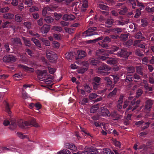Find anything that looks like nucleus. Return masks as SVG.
Instances as JSON below:
<instances>
[{"label": "nucleus", "mask_w": 154, "mask_h": 154, "mask_svg": "<svg viewBox=\"0 0 154 154\" xmlns=\"http://www.w3.org/2000/svg\"><path fill=\"white\" fill-rule=\"evenodd\" d=\"M36 72L39 79L44 81L46 84L48 85L52 83V78L50 75H48L47 70H38Z\"/></svg>", "instance_id": "1"}, {"label": "nucleus", "mask_w": 154, "mask_h": 154, "mask_svg": "<svg viewBox=\"0 0 154 154\" xmlns=\"http://www.w3.org/2000/svg\"><path fill=\"white\" fill-rule=\"evenodd\" d=\"M18 125L20 128H22L32 126L37 128L40 127V125L36 122L35 119H32L29 122L25 121L22 119L20 120L18 122Z\"/></svg>", "instance_id": "2"}, {"label": "nucleus", "mask_w": 154, "mask_h": 154, "mask_svg": "<svg viewBox=\"0 0 154 154\" xmlns=\"http://www.w3.org/2000/svg\"><path fill=\"white\" fill-rule=\"evenodd\" d=\"M110 69V68L106 65H101L97 69V71L103 75H108L109 72H108Z\"/></svg>", "instance_id": "3"}, {"label": "nucleus", "mask_w": 154, "mask_h": 154, "mask_svg": "<svg viewBox=\"0 0 154 154\" xmlns=\"http://www.w3.org/2000/svg\"><path fill=\"white\" fill-rule=\"evenodd\" d=\"M140 103V100H137L136 102V99H134L131 102V104L129 108L126 110L125 112V114H127V112L130 110H131L130 111H132L135 109L137 107H138Z\"/></svg>", "instance_id": "4"}, {"label": "nucleus", "mask_w": 154, "mask_h": 154, "mask_svg": "<svg viewBox=\"0 0 154 154\" xmlns=\"http://www.w3.org/2000/svg\"><path fill=\"white\" fill-rule=\"evenodd\" d=\"M96 29L97 28L96 27L90 28L88 30L84 32L83 34V36L85 37L87 36H91L96 34L95 33L93 32L96 30Z\"/></svg>", "instance_id": "5"}, {"label": "nucleus", "mask_w": 154, "mask_h": 154, "mask_svg": "<svg viewBox=\"0 0 154 154\" xmlns=\"http://www.w3.org/2000/svg\"><path fill=\"white\" fill-rule=\"evenodd\" d=\"M153 104V101L150 100H148L146 102V105L144 109V112L147 113L150 111Z\"/></svg>", "instance_id": "6"}, {"label": "nucleus", "mask_w": 154, "mask_h": 154, "mask_svg": "<svg viewBox=\"0 0 154 154\" xmlns=\"http://www.w3.org/2000/svg\"><path fill=\"white\" fill-rule=\"evenodd\" d=\"M47 56L48 58L51 60V61L53 59H56L57 58V55L53 52L49 50H48L46 52Z\"/></svg>", "instance_id": "7"}, {"label": "nucleus", "mask_w": 154, "mask_h": 154, "mask_svg": "<svg viewBox=\"0 0 154 154\" xmlns=\"http://www.w3.org/2000/svg\"><path fill=\"white\" fill-rule=\"evenodd\" d=\"M3 60L5 62H14L16 60V59L13 55H10L5 56Z\"/></svg>", "instance_id": "8"}, {"label": "nucleus", "mask_w": 154, "mask_h": 154, "mask_svg": "<svg viewBox=\"0 0 154 154\" xmlns=\"http://www.w3.org/2000/svg\"><path fill=\"white\" fill-rule=\"evenodd\" d=\"M82 65L84 66H85V68L81 67L80 68H79L78 69L77 71L78 73L82 74L87 70L88 66V64L87 61H84L82 63Z\"/></svg>", "instance_id": "9"}, {"label": "nucleus", "mask_w": 154, "mask_h": 154, "mask_svg": "<svg viewBox=\"0 0 154 154\" xmlns=\"http://www.w3.org/2000/svg\"><path fill=\"white\" fill-rule=\"evenodd\" d=\"M64 147L67 149L71 150L73 152H76L77 150L76 146L73 144L66 143L64 144Z\"/></svg>", "instance_id": "10"}, {"label": "nucleus", "mask_w": 154, "mask_h": 154, "mask_svg": "<svg viewBox=\"0 0 154 154\" xmlns=\"http://www.w3.org/2000/svg\"><path fill=\"white\" fill-rule=\"evenodd\" d=\"M50 6L51 7L47 6L44 8L42 12V14L43 16H45L46 14H48V11H52V8H57L56 6H52L51 5Z\"/></svg>", "instance_id": "11"}, {"label": "nucleus", "mask_w": 154, "mask_h": 154, "mask_svg": "<svg viewBox=\"0 0 154 154\" xmlns=\"http://www.w3.org/2000/svg\"><path fill=\"white\" fill-rule=\"evenodd\" d=\"M100 115L104 116H108L110 115V114L106 107H103L101 108Z\"/></svg>", "instance_id": "12"}, {"label": "nucleus", "mask_w": 154, "mask_h": 154, "mask_svg": "<svg viewBox=\"0 0 154 154\" xmlns=\"http://www.w3.org/2000/svg\"><path fill=\"white\" fill-rule=\"evenodd\" d=\"M50 26L48 25H44L41 29L42 33H47L50 29Z\"/></svg>", "instance_id": "13"}, {"label": "nucleus", "mask_w": 154, "mask_h": 154, "mask_svg": "<svg viewBox=\"0 0 154 154\" xmlns=\"http://www.w3.org/2000/svg\"><path fill=\"white\" fill-rule=\"evenodd\" d=\"M18 67L19 68H22L25 70L28 71L30 72H34V69L32 68H29L23 65H20L18 66Z\"/></svg>", "instance_id": "14"}, {"label": "nucleus", "mask_w": 154, "mask_h": 154, "mask_svg": "<svg viewBox=\"0 0 154 154\" xmlns=\"http://www.w3.org/2000/svg\"><path fill=\"white\" fill-rule=\"evenodd\" d=\"M18 44L21 45L22 43L19 38H12L11 41V44L13 45H16Z\"/></svg>", "instance_id": "15"}, {"label": "nucleus", "mask_w": 154, "mask_h": 154, "mask_svg": "<svg viewBox=\"0 0 154 154\" xmlns=\"http://www.w3.org/2000/svg\"><path fill=\"white\" fill-rule=\"evenodd\" d=\"M123 97L124 96L123 95H121L118 101V105L117 106V109L119 111L122 108V104Z\"/></svg>", "instance_id": "16"}, {"label": "nucleus", "mask_w": 154, "mask_h": 154, "mask_svg": "<svg viewBox=\"0 0 154 154\" xmlns=\"http://www.w3.org/2000/svg\"><path fill=\"white\" fill-rule=\"evenodd\" d=\"M149 5L146 8V11L149 13H151L154 12V7H152L150 8L151 6H152L154 5L153 3L152 2L147 3Z\"/></svg>", "instance_id": "17"}, {"label": "nucleus", "mask_w": 154, "mask_h": 154, "mask_svg": "<svg viewBox=\"0 0 154 154\" xmlns=\"http://www.w3.org/2000/svg\"><path fill=\"white\" fill-rule=\"evenodd\" d=\"M117 60L116 58H110L106 61L107 63L110 64H115L117 63Z\"/></svg>", "instance_id": "18"}, {"label": "nucleus", "mask_w": 154, "mask_h": 154, "mask_svg": "<svg viewBox=\"0 0 154 154\" xmlns=\"http://www.w3.org/2000/svg\"><path fill=\"white\" fill-rule=\"evenodd\" d=\"M90 62L92 65L94 66L98 65L100 63V61L98 60L97 58H92Z\"/></svg>", "instance_id": "19"}, {"label": "nucleus", "mask_w": 154, "mask_h": 154, "mask_svg": "<svg viewBox=\"0 0 154 154\" xmlns=\"http://www.w3.org/2000/svg\"><path fill=\"white\" fill-rule=\"evenodd\" d=\"M57 154H71V152L67 149H63L57 152Z\"/></svg>", "instance_id": "20"}, {"label": "nucleus", "mask_w": 154, "mask_h": 154, "mask_svg": "<svg viewBox=\"0 0 154 154\" xmlns=\"http://www.w3.org/2000/svg\"><path fill=\"white\" fill-rule=\"evenodd\" d=\"M40 40L46 46H50V43L49 41L47 39L41 38H40Z\"/></svg>", "instance_id": "21"}, {"label": "nucleus", "mask_w": 154, "mask_h": 154, "mask_svg": "<svg viewBox=\"0 0 154 154\" xmlns=\"http://www.w3.org/2000/svg\"><path fill=\"white\" fill-rule=\"evenodd\" d=\"M3 17L6 19H12L14 17V15L12 14L8 13L3 14Z\"/></svg>", "instance_id": "22"}, {"label": "nucleus", "mask_w": 154, "mask_h": 154, "mask_svg": "<svg viewBox=\"0 0 154 154\" xmlns=\"http://www.w3.org/2000/svg\"><path fill=\"white\" fill-rule=\"evenodd\" d=\"M2 149L4 151H16V150L15 149L13 148L10 146H5L2 148Z\"/></svg>", "instance_id": "23"}, {"label": "nucleus", "mask_w": 154, "mask_h": 154, "mask_svg": "<svg viewBox=\"0 0 154 154\" xmlns=\"http://www.w3.org/2000/svg\"><path fill=\"white\" fill-rule=\"evenodd\" d=\"M137 6L139 7V8L140 10L144 9L145 8V5L141 2H140L138 0H137Z\"/></svg>", "instance_id": "24"}, {"label": "nucleus", "mask_w": 154, "mask_h": 154, "mask_svg": "<svg viewBox=\"0 0 154 154\" xmlns=\"http://www.w3.org/2000/svg\"><path fill=\"white\" fill-rule=\"evenodd\" d=\"M31 40L33 41V42L34 43V44L37 46H38L40 48H41L40 43L38 40L35 39V38H32Z\"/></svg>", "instance_id": "25"}, {"label": "nucleus", "mask_w": 154, "mask_h": 154, "mask_svg": "<svg viewBox=\"0 0 154 154\" xmlns=\"http://www.w3.org/2000/svg\"><path fill=\"white\" fill-rule=\"evenodd\" d=\"M111 116L113 117L114 119L115 120H117L119 119L120 118V116H119L116 111H114L111 114Z\"/></svg>", "instance_id": "26"}, {"label": "nucleus", "mask_w": 154, "mask_h": 154, "mask_svg": "<svg viewBox=\"0 0 154 154\" xmlns=\"http://www.w3.org/2000/svg\"><path fill=\"white\" fill-rule=\"evenodd\" d=\"M117 91V89L116 88H115L109 94L108 96V97L111 98L115 96L116 94Z\"/></svg>", "instance_id": "27"}, {"label": "nucleus", "mask_w": 154, "mask_h": 154, "mask_svg": "<svg viewBox=\"0 0 154 154\" xmlns=\"http://www.w3.org/2000/svg\"><path fill=\"white\" fill-rule=\"evenodd\" d=\"M126 53V51H125L124 49H122L117 53V55L118 56L122 57L124 56Z\"/></svg>", "instance_id": "28"}, {"label": "nucleus", "mask_w": 154, "mask_h": 154, "mask_svg": "<svg viewBox=\"0 0 154 154\" xmlns=\"http://www.w3.org/2000/svg\"><path fill=\"white\" fill-rule=\"evenodd\" d=\"M73 53L69 52L65 54V57L68 60L71 59L73 57Z\"/></svg>", "instance_id": "29"}, {"label": "nucleus", "mask_w": 154, "mask_h": 154, "mask_svg": "<svg viewBox=\"0 0 154 154\" xmlns=\"http://www.w3.org/2000/svg\"><path fill=\"white\" fill-rule=\"evenodd\" d=\"M119 49V48L115 46H112V50H108L107 52L109 54H112L113 52L117 51Z\"/></svg>", "instance_id": "30"}, {"label": "nucleus", "mask_w": 154, "mask_h": 154, "mask_svg": "<svg viewBox=\"0 0 154 154\" xmlns=\"http://www.w3.org/2000/svg\"><path fill=\"white\" fill-rule=\"evenodd\" d=\"M88 6V2L86 1H84L82 4L81 10L82 11H85V8H87Z\"/></svg>", "instance_id": "31"}, {"label": "nucleus", "mask_w": 154, "mask_h": 154, "mask_svg": "<svg viewBox=\"0 0 154 154\" xmlns=\"http://www.w3.org/2000/svg\"><path fill=\"white\" fill-rule=\"evenodd\" d=\"M45 21L47 23H50L53 21L54 19L51 17H47L45 18Z\"/></svg>", "instance_id": "32"}, {"label": "nucleus", "mask_w": 154, "mask_h": 154, "mask_svg": "<svg viewBox=\"0 0 154 154\" xmlns=\"http://www.w3.org/2000/svg\"><path fill=\"white\" fill-rule=\"evenodd\" d=\"M136 38L139 39H144V38L142 36V34L141 32H139L137 33L135 36Z\"/></svg>", "instance_id": "33"}, {"label": "nucleus", "mask_w": 154, "mask_h": 154, "mask_svg": "<svg viewBox=\"0 0 154 154\" xmlns=\"http://www.w3.org/2000/svg\"><path fill=\"white\" fill-rule=\"evenodd\" d=\"M17 135L18 137L21 139H24L27 137V136L26 135H23L21 132H18L17 133Z\"/></svg>", "instance_id": "34"}, {"label": "nucleus", "mask_w": 154, "mask_h": 154, "mask_svg": "<svg viewBox=\"0 0 154 154\" xmlns=\"http://www.w3.org/2000/svg\"><path fill=\"white\" fill-rule=\"evenodd\" d=\"M98 109V106L97 105L92 106L90 109V112L91 113H94Z\"/></svg>", "instance_id": "35"}, {"label": "nucleus", "mask_w": 154, "mask_h": 154, "mask_svg": "<svg viewBox=\"0 0 154 154\" xmlns=\"http://www.w3.org/2000/svg\"><path fill=\"white\" fill-rule=\"evenodd\" d=\"M128 72L130 73H133L135 71V69L134 67L130 66L127 68Z\"/></svg>", "instance_id": "36"}, {"label": "nucleus", "mask_w": 154, "mask_h": 154, "mask_svg": "<svg viewBox=\"0 0 154 154\" xmlns=\"http://www.w3.org/2000/svg\"><path fill=\"white\" fill-rule=\"evenodd\" d=\"M85 52L84 51H80L79 53V58H81L85 57Z\"/></svg>", "instance_id": "37"}, {"label": "nucleus", "mask_w": 154, "mask_h": 154, "mask_svg": "<svg viewBox=\"0 0 154 154\" xmlns=\"http://www.w3.org/2000/svg\"><path fill=\"white\" fill-rule=\"evenodd\" d=\"M100 8L103 10H108L109 9L108 7L105 5L103 3H100L99 5Z\"/></svg>", "instance_id": "38"}, {"label": "nucleus", "mask_w": 154, "mask_h": 154, "mask_svg": "<svg viewBox=\"0 0 154 154\" xmlns=\"http://www.w3.org/2000/svg\"><path fill=\"white\" fill-rule=\"evenodd\" d=\"M136 72L139 74L143 75L142 68L141 67L138 66L136 67Z\"/></svg>", "instance_id": "39"}, {"label": "nucleus", "mask_w": 154, "mask_h": 154, "mask_svg": "<svg viewBox=\"0 0 154 154\" xmlns=\"http://www.w3.org/2000/svg\"><path fill=\"white\" fill-rule=\"evenodd\" d=\"M22 38L26 45L29 47L31 46V44L29 40L26 39L24 37H23Z\"/></svg>", "instance_id": "40"}, {"label": "nucleus", "mask_w": 154, "mask_h": 154, "mask_svg": "<svg viewBox=\"0 0 154 154\" xmlns=\"http://www.w3.org/2000/svg\"><path fill=\"white\" fill-rule=\"evenodd\" d=\"M48 69L49 72L52 74H53L56 71V69L55 68L50 67H48Z\"/></svg>", "instance_id": "41"}, {"label": "nucleus", "mask_w": 154, "mask_h": 154, "mask_svg": "<svg viewBox=\"0 0 154 154\" xmlns=\"http://www.w3.org/2000/svg\"><path fill=\"white\" fill-rule=\"evenodd\" d=\"M10 8L8 7L2 8L0 9V12L2 13H5L8 12Z\"/></svg>", "instance_id": "42"}, {"label": "nucleus", "mask_w": 154, "mask_h": 154, "mask_svg": "<svg viewBox=\"0 0 154 154\" xmlns=\"http://www.w3.org/2000/svg\"><path fill=\"white\" fill-rule=\"evenodd\" d=\"M128 3L132 5V8L133 9H135V6L136 5V3L134 0H128Z\"/></svg>", "instance_id": "43"}, {"label": "nucleus", "mask_w": 154, "mask_h": 154, "mask_svg": "<svg viewBox=\"0 0 154 154\" xmlns=\"http://www.w3.org/2000/svg\"><path fill=\"white\" fill-rule=\"evenodd\" d=\"M127 11V9L125 7H123V8H122L119 12V13L120 14L123 15Z\"/></svg>", "instance_id": "44"}, {"label": "nucleus", "mask_w": 154, "mask_h": 154, "mask_svg": "<svg viewBox=\"0 0 154 154\" xmlns=\"http://www.w3.org/2000/svg\"><path fill=\"white\" fill-rule=\"evenodd\" d=\"M134 79L133 76L131 75H128L126 78V81L127 82L132 81Z\"/></svg>", "instance_id": "45"}, {"label": "nucleus", "mask_w": 154, "mask_h": 154, "mask_svg": "<svg viewBox=\"0 0 154 154\" xmlns=\"http://www.w3.org/2000/svg\"><path fill=\"white\" fill-rule=\"evenodd\" d=\"M24 3L25 5H28V6H30L32 5V0H26Z\"/></svg>", "instance_id": "46"}, {"label": "nucleus", "mask_w": 154, "mask_h": 154, "mask_svg": "<svg viewBox=\"0 0 154 154\" xmlns=\"http://www.w3.org/2000/svg\"><path fill=\"white\" fill-rule=\"evenodd\" d=\"M22 18L18 14L16 15L15 17V20L17 22H20L22 20Z\"/></svg>", "instance_id": "47"}, {"label": "nucleus", "mask_w": 154, "mask_h": 154, "mask_svg": "<svg viewBox=\"0 0 154 154\" xmlns=\"http://www.w3.org/2000/svg\"><path fill=\"white\" fill-rule=\"evenodd\" d=\"M52 29L54 30L60 32L62 31V29L61 27L60 26H53L52 28Z\"/></svg>", "instance_id": "48"}, {"label": "nucleus", "mask_w": 154, "mask_h": 154, "mask_svg": "<svg viewBox=\"0 0 154 154\" xmlns=\"http://www.w3.org/2000/svg\"><path fill=\"white\" fill-rule=\"evenodd\" d=\"M97 95L95 93L91 94L89 96V98L90 100L94 99L97 97Z\"/></svg>", "instance_id": "49"}, {"label": "nucleus", "mask_w": 154, "mask_h": 154, "mask_svg": "<svg viewBox=\"0 0 154 154\" xmlns=\"http://www.w3.org/2000/svg\"><path fill=\"white\" fill-rule=\"evenodd\" d=\"M39 10V8L35 6H33L29 9V11L31 12H33L35 11H38Z\"/></svg>", "instance_id": "50"}, {"label": "nucleus", "mask_w": 154, "mask_h": 154, "mask_svg": "<svg viewBox=\"0 0 154 154\" xmlns=\"http://www.w3.org/2000/svg\"><path fill=\"white\" fill-rule=\"evenodd\" d=\"M102 154H110V149L107 148L103 149Z\"/></svg>", "instance_id": "51"}, {"label": "nucleus", "mask_w": 154, "mask_h": 154, "mask_svg": "<svg viewBox=\"0 0 154 154\" xmlns=\"http://www.w3.org/2000/svg\"><path fill=\"white\" fill-rule=\"evenodd\" d=\"M53 35L55 40H59L61 39V37L60 35L57 34H54Z\"/></svg>", "instance_id": "52"}, {"label": "nucleus", "mask_w": 154, "mask_h": 154, "mask_svg": "<svg viewBox=\"0 0 154 154\" xmlns=\"http://www.w3.org/2000/svg\"><path fill=\"white\" fill-rule=\"evenodd\" d=\"M64 29L66 32H68L70 34L73 33L74 31V30L73 29H69L67 27L65 28Z\"/></svg>", "instance_id": "53"}, {"label": "nucleus", "mask_w": 154, "mask_h": 154, "mask_svg": "<svg viewBox=\"0 0 154 154\" xmlns=\"http://www.w3.org/2000/svg\"><path fill=\"white\" fill-rule=\"evenodd\" d=\"M55 19L57 20H59L61 17L62 15L60 14H57L56 13L54 14Z\"/></svg>", "instance_id": "54"}, {"label": "nucleus", "mask_w": 154, "mask_h": 154, "mask_svg": "<svg viewBox=\"0 0 154 154\" xmlns=\"http://www.w3.org/2000/svg\"><path fill=\"white\" fill-rule=\"evenodd\" d=\"M122 30L121 28H115L112 30V31L115 33H119L122 31Z\"/></svg>", "instance_id": "55"}, {"label": "nucleus", "mask_w": 154, "mask_h": 154, "mask_svg": "<svg viewBox=\"0 0 154 154\" xmlns=\"http://www.w3.org/2000/svg\"><path fill=\"white\" fill-rule=\"evenodd\" d=\"M100 78L98 77H95L93 79V82L99 83L100 81Z\"/></svg>", "instance_id": "56"}, {"label": "nucleus", "mask_w": 154, "mask_h": 154, "mask_svg": "<svg viewBox=\"0 0 154 154\" xmlns=\"http://www.w3.org/2000/svg\"><path fill=\"white\" fill-rule=\"evenodd\" d=\"M52 46L53 47L58 48L60 46V44L57 42L54 41L52 43Z\"/></svg>", "instance_id": "57"}, {"label": "nucleus", "mask_w": 154, "mask_h": 154, "mask_svg": "<svg viewBox=\"0 0 154 154\" xmlns=\"http://www.w3.org/2000/svg\"><path fill=\"white\" fill-rule=\"evenodd\" d=\"M104 80L107 82V84L110 85L112 84V81L108 77H106L104 78Z\"/></svg>", "instance_id": "58"}, {"label": "nucleus", "mask_w": 154, "mask_h": 154, "mask_svg": "<svg viewBox=\"0 0 154 154\" xmlns=\"http://www.w3.org/2000/svg\"><path fill=\"white\" fill-rule=\"evenodd\" d=\"M113 20L112 19H108L106 22V24L108 25H111L113 23Z\"/></svg>", "instance_id": "59"}, {"label": "nucleus", "mask_w": 154, "mask_h": 154, "mask_svg": "<svg viewBox=\"0 0 154 154\" xmlns=\"http://www.w3.org/2000/svg\"><path fill=\"white\" fill-rule=\"evenodd\" d=\"M104 51L103 49H100L97 51L96 53L97 55L100 56L102 54Z\"/></svg>", "instance_id": "60"}, {"label": "nucleus", "mask_w": 154, "mask_h": 154, "mask_svg": "<svg viewBox=\"0 0 154 154\" xmlns=\"http://www.w3.org/2000/svg\"><path fill=\"white\" fill-rule=\"evenodd\" d=\"M113 77L114 80V82L116 83L119 80V77L116 75H111Z\"/></svg>", "instance_id": "61"}, {"label": "nucleus", "mask_w": 154, "mask_h": 154, "mask_svg": "<svg viewBox=\"0 0 154 154\" xmlns=\"http://www.w3.org/2000/svg\"><path fill=\"white\" fill-rule=\"evenodd\" d=\"M142 25L143 26H146L147 24V22L146 19H143L141 20Z\"/></svg>", "instance_id": "62"}, {"label": "nucleus", "mask_w": 154, "mask_h": 154, "mask_svg": "<svg viewBox=\"0 0 154 154\" xmlns=\"http://www.w3.org/2000/svg\"><path fill=\"white\" fill-rule=\"evenodd\" d=\"M88 101V99L87 98H85L83 99L82 101L80 102L81 104L84 105Z\"/></svg>", "instance_id": "63"}, {"label": "nucleus", "mask_w": 154, "mask_h": 154, "mask_svg": "<svg viewBox=\"0 0 154 154\" xmlns=\"http://www.w3.org/2000/svg\"><path fill=\"white\" fill-rule=\"evenodd\" d=\"M10 23L8 21L5 22L2 24V27L4 28L8 27L9 26Z\"/></svg>", "instance_id": "64"}]
</instances>
